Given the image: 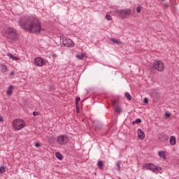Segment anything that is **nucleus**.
<instances>
[{"label":"nucleus","instance_id":"nucleus-22","mask_svg":"<svg viewBox=\"0 0 179 179\" xmlns=\"http://www.w3.org/2000/svg\"><path fill=\"white\" fill-rule=\"evenodd\" d=\"M164 117H165V118L169 119V118H170V117H171V113H169V112H166L164 114Z\"/></svg>","mask_w":179,"mask_h":179},{"label":"nucleus","instance_id":"nucleus-16","mask_svg":"<svg viewBox=\"0 0 179 179\" xmlns=\"http://www.w3.org/2000/svg\"><path fill=\"white\" fill-rule=\"evenodd\" d=\"M12 89H13V86L10 85L8 87L6 94L8 96H10L12 94Z\"/></svg>","mask_w":179,"mask_h":179},{"label":"nucleus","instance_id":"nucleus-1","mask_svg":"<svg viewBox=\"0 0 179 179\" xmlns=\"http://www.w3.org/2000/svg\"><path fill=\"white\" fill-rule=\"evenodd\" d=\"M19 24L22 29L27 30V31H30V33H40L43 30L40 20L33 17H20Z\"/></svg>","mask_w":179,"mask_h":179},{"label":"nucleus","instance_id":"nucleus-23","mask_svg":"<svg viewBox=\"0 0 179 179\" xmlns=\"http://www.w3.org/2000/svg\"><path fill=\"white\" fill-rule=\"evenodd\" d=\"M125 96L128 100H132V96H131V94H129V93L126 92Z\"/></svg>","mask_w":179,"mask_h":179},{"label":"nucleus","instance_id":"nucleus-37","mask_svg":"<svg viewBox=\"0 0 179 179\" xmlns=\"http://www.w3.org/2000/svg\"><path fill=\"white\" fill-rule=\"evenodd\" d=\"M77 113H79V110H78V107H77Z\"/></svg>","mask_w":179,"mask_h":179},{"label":"nucleus","instance_id":"nucleus-13","mask_svg":"<svg viewBox=\"0 0 179 179\" xmlns=\"http://www.w3.org/2000/svg\"><path fill=\"white\" fill-rule=\"evenodd\" d=\"M110 41L113 43V44H117V45H122V42L120 40H117L115 38H110Z\"/></svg>","mask_w":179,"mask_h":179},{"label":"nucleus","instance_id":"nucleus-21","mask_svg":"<svg viewBox=\"0 0 179 179\" xmlns=\"http://www.w3.org/2000/svg\"><path fill=\"white\" fill-rule=\"evenodd\" d=\"M97 166L99 167V169H103V166H104V164H103V162L99 161L97 163Z\"/></svg>","mask_w":179,"mask_h":179},{"label":"nucleus","instance_id":"nucleus-5","mask_svg":"<svg viewBox=\"0 0 179 179\" xmlns=\"http://www.w3.org/2000/svg\"><path fill=\"white\" fill-rule=\"evenodd\" d=\"M60 41L62 45H64V47H69V48L75 47V43L73 41L64 35L60 36Z\"/></svg>","mask_w":179,"mask_h":179},{"label":"nucleus","instance_id":"nucleus-31","mask_svg":"<svg viewBox=\"0 0 179 179\" xmlns=\"http://www.w3.org/2000/svg\"><path fill=\"white\" fill-rule=\"evenodd\" d=\"M116 166L117 167V170H120V162H117Z\"/></svg>","mask_w":179,"mask_h":179},{"label":"nucleus","instance_id":"nucleus-10","mask_svg":"<svg viewBox=\"0 0 179 179\" xmlns=\"http://www.w3.org/2000/svg\"><path fill=\"white\" fill-rule=\"evenodd\" d=\"M159 141L160 142H166L169 141V136L164 133H162L159 136Z\"/></svg>","mask_w":179,"mask_h":179},{"label":"nucleus","instance_id":"nucleus-36","mask_svg":"<svg viewBox=\"0 0 179 179\" xmlns=\"http://www.w3.org/2000/svg\"><path fill=\"white\" fill-rule=\"evenodd\" d=\"M10 76H13V75H15V73L13 71H12L10 73Z\"/></svg>","mask_w":179,"mask_h":179},{"label":"nucleus","instance_id":"nucleus-8","mask_svg":"<svg viewBox=\"0 0 179 179\" xmlns=\"http://www.w3.org/2000/svg\"><path fill=\"white\" fill-rule=\"evenodd\" d=\"M56 142L61 146H64L69 142V138L66 135H59L56 138Z\"/></svg>","mask_w":179,"mask_h":179},{"label":"nucleus","instance_id":"nucleus-30","mask_svg":"<svg viewBox=\"0 0 179 179\" xmlns=\"http://www.w3.org/2000/svg\"><path fill=\"white\" fill-rule=\"evenodd\" d=\"M38 112H37V111H34V113H33V115H34V116H37V115H38Z\"/></svg>","mask_w":179,"mask_h":179},{"label":"nucleus","instance_id":"nucleus-19","mask_svg":"<svg viewBox=\"0 0 179 179\" xmlns=\"http://www.w3.org/2000/svg\"><path fill=\"white\" fill-rule=\"evenodd\" d=\"M55 157H57V159H58L59 160H61L62 159V155H61V153L59 152H56L55 153Z\"/></svg>","mask_w":179,"mask_h":179},{"label":"nucleus","instance_id":"nucleus-6","mask_svg":"<svg viewBox=\"0 0 179 179\" xmlns=\"http://www.w3.org/2000/svg\"><path fill=\"white\" fill-rule=\"evenodd\" d=\"M151 68L158 72H163L164 71V63L160 60H155Z\"/></svg>","mask_w":179,"mask_h":179},{"label":"nucleus","instance_id":"nucleus-27","mask_svg":"<svg viewBox=\"0 0 179 179\" xmlns=\"http://www.w3.org/2000/svg\"><path fill=\"white\" fill-rule=\"evenodd\" d=\"M106 19H107V20H111L113 18L111 17V15H106Z\"/></svg>","mask_w":179,"mask_h":179},{"label":"nucleus","instance_id":"nucleus-20","mask_svg":"<svg viewBox=\"0 0 179 179\" xmlns=\"http://www.w3.org/2000/svg\"><path fill=\"white\" fill-rule=\"evenodd\" d=\"M1 71L3 73H6V72H8V66L5 65L2 66Z\"/></svg>","mask_w":179,"mask_h":179},{"label":"nucleus","instance_id":"nucleus-14","mask_svg":"<svg viewBox=\"0 0 179 179\" xmlns=\"http://www.w3.org/2000/svg\"><path fill=\"white\" fill-rule=\"evenodd\" d=\"M176 136H171L170 137V139H169V143H170V145H171L172 146H174V145H176Z\"/></svg>","mask_w":179,"mask_h":179},{"label":"nucleus","instance_id":"nucleus-26","mask_svg":"<svg viewBox=\"0 0 179 179\" xmlns=\"http://www.w3.org/2000/svg\"><path fill=\"white\" fill-rule=\"evenodd\" d=\"M136 10L138 13H141V10H142V7L141 6L137 7Z\"/></svg>","mask_w":179,"mask_h":179},{"label":"nucleus","instance_id":"nucleus-2","mask_svg":"<svg viewBox=\"0 0 179 179\" xmlns=\"http://www.w3.org/2000/svg\"><path fill=\"white\" fill-rule=\"evenodd\" d=\"M4 33L9 40H17V32L13 27H7L4 29Z\"/></svg>","mask_w":179,"mask_h":179},{"label":"nucleus","instance_id":"nucleus-12","mask_svg":"<svg viewBox=\"0 0 179 179\" xmlns=\"http://www.w3.org/2000/svg\"><path fill=\"white\" fill-rule=\"evenodd\" d=\"M158 156H159V157L162 159V160H166V152L159 151L158 152Z\"/></svg>","mask_w":179,"mask_h":179},{"label":"nucleus","instance_id":"nucleus-17","mask_svg":"<svg viewBox=\"0 0 179 179\" xmlns=\"http://www.w3.org/2000/svg\"><path fill=\"white\" fill-rule=\"evenodd\" d=\"M76 57L78 59H83L85 57H86V53H81L80 55H77Z\"/></svg>","mask_w":179,"mask_h":179},{"label":"nucleus","instance_id":"nucleus-4","mask_svg":"<svg viewBox=\"0 0 179 179\" xmlns=\"http://www.w3.org/2000/svg\"><path fill=\"white\" fill-rule=\"evenodd\" d=\"M115 13L119 17H122V19H127V17H129V16H131L132 10L129 8L116 9Z\"/></svg>","mask_w":179,"mask_h":179},{"label":"nucleus","instance_id":"nucleus-9","mask_svg":"<svg viewBox=\"0 0 179 179\" xmlns=\"http://www.w3.org/2000/svg\"><path fill=\"white\" fill-rule=\"evenodd\" d=\"M34 64L36 66H44L45 64V61L41 57H36L34 59Z\"/></svg>","mask_w":179,"mask_h":179},{"label":"nucleus","instance_id":"nucleus-18","mask_svg":"<svg viewBox=\"0 0 179 179\" xmlns=\"http://www.w3.org/2000/svg\"><path fill=\"white\" fill-rule=\"evenodd\" d=\"M115 113H117V114H120V113H122V108H121V107L117 106L115 108Z\"/></svg>","mask_w":179,"mask_h":179},{"label":"nucleus","instance_id":"nucleus-29","mask_svg":"<svg viewBox=\"0 0 179 179\" xmlns=\"http://www.w3.org/2000/svg\"><path fill=\"white\" fill-rule=\"evenodd\" d=\"M80 101V97H78L76 99V104L78 105V103H79Z\"/></svg>","mask_w":179,"mask_h":179},{"label":"nucleus","instance_id":"nucleus-11","mask_svg":"<svg viewBox=\"0 0 179 179\" xmlns=\"http://www.w3.org/2000/svg\"><path fill=\"white\" fill-rule=\"evenodd\" d=\"M137 134H138V138L141 141H143V139H145V132H143V130H142V129H138Z\"/></svg>","mask_w":179,"mask_h":179},{"label":"nucleus","instance_id":"nucleus-32","mask_svg":"<svg viewBox=\"0 0 179 179\" xmlns=\"http://www.w3.org/2000/svg\"><path fill=\"white\" fill-rule=\"evenodd\" d=\"M164 7L166 9H167V8H169V4L164 3Z\"/></svg>","mask_w":179,"mask_h":179},{"label":"nucleus","instance_id":"nucleus-3","mask_svg":"<svg viewBox=\"0 0 179 179\" xmlns=\"http://www.w3.org/2000/svg\"><path fill=\"white\" fill-rule=\"evenodd\" d=\"M13 128L15 131H20L26 127V122L23 119H15L12 122Z\"/></svg>","mask_w":179,"mask_h":179},{"label":"nucleus","instance_id":"nucleus-34","mask_svg":"<svg viewBox=\"0 0 179 179\" xmlns=\"http://www.w3.org/2000/svg\"><path fill=\"white\" fill-rule=\"evenodd\" d=\"M0 122H3V117L2 116H0Z\"/></svg>","mask_w":179,"mask_h":179},{"label":"nucleus","instance_id":"nucleus-35","mask_svg":"<svg viewBox=\"0 0 179 179\" xmlns=\"http://www.w3.org/2000/svg\"><path fill=\"white\" fill-rule=\"evenodd\" d=\"M36 148H38L40 146V144L38 143H36L35 144Z\"/></svg>","mask_w":179,"mask_h":179},{"label":"nucleus","instance_id":"nucleus-7","mask_svg":"<svg viewBox=\"0 0 179 179\" xmlns=\"http://www.w3.org/2000/svg\"><path fill=\"white\" fill-rule=\"evenodd\" d=\"M143 169L145 170H150V171H153V173H157L159 171H162V167L157 166L153 164L147 163L143 166Z\"/></svg>","mask_w":179,"mask_h":179},{"label":"nucleus","instance_id":"nucleus-25","mask_svg":"<svg viewBox=\"0 0 179 179\" xmlns=\"http://www.w3.org/2000/svg\"><path fill=\"white\" fill-rule=\"evenodd\" d=\"M142 122V120L141 119H136L134 122H133V124H141Z\"/></svg>","mask_w":179,"mask_h":179},{"label":"nucleus","instance_id":"nucleus-28","mask_svg":"<svg viewBox=\"0 0 179 179\" xmlns=\"http://www.w3.org/2000/svg\"><path fill=\"white\" fill-rule=\"evenodd\" d=\"M143 101L145 104H148V103H149V100L148 99V98H144Z\"/></svg>","mask_w":179,"mask_h":179},{"label":"nucleus","instance_id":"nucleus-33","mask_svg":"<svg viewBox=\"0 0 179 179\" xmlns=\"http://www.w3.org/2000/svg\"><path fill=\"white\" fill-rule=\"evenodd\" d=\"M115 104H117V101H112V105H113V106H115Z\"/></svg>","mask_w":179,"mask_h":179},{"label":"nucleus","instance_id":"nucleus-24","mask_svg":"<svg viewBox=\"0 0 179 179\" xmlns=\"http://www.w3.org/2000/svg\"><path fill=\"white\" fill-rule=\"evenodd\" d=\"M6 171V168L5 166H0V173L2 174V173H5Z\"/></svg>","mask_w":179,"mask_h":179},{"label":"nucleus","instance_id":"nucleus-38","mask_svg":"<svg viewBox=\"0 0 179 179\" xmlns=\"http://www.w3.org/2000/svg\"><path fill=\"white\" fill-rule=\"evenodd\" d=\"M162 1H164V0H162Z\"/></svg>","mask_w":179,"mask_h":179},{"label":"nucleus","instance_id":"nucleus-15","mask_svg":"<svg viewBox=\"0 0 179 179\" xmlns=\"http://www.w3.org/2000/svg\"><path fill=\"white\" fill-rule=\"evenodd\" d=\"M8 57H9V58H10V59H13V61H19V57H15L13 55H12L11 53H8Z\"/></svg>","mask_w":179,"mask_h":179}]
</instances>
